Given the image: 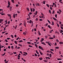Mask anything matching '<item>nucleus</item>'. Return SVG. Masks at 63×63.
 I'll use <instances>...</instances> for the list:
<instances>
[{
    "instance_id": "obj_1",
    "label": "nucleus",
    "mask_w": 63,
    "mask_h": 63,
    "mask_svg": "<svg viewBox=\"0 0 63 63\" xmlns=\"http://www.w3.org/2000/svg\"><path fill=\"white\" fill-rule=\"evenodd\" d=\"M38 47L39 49H41V50H43V47L40 46H39Z\"/></svg>"
},
{
    "instance_id": "obj_2",
    "label": "nucleus",
    "mask_w": 63,
    "mask_h": 63,
    "mask_svg": "<svg viewBox=\"0 0 63 63\" xmlns=\"http://www.w3.org/2000/svg\"><path fill=\"white\" fill-rule=\"evenodd\" d=\"M16 47H15V48H17V49H19L20 48V47H17V46H16Z\"/></svg>"
},
{
    "instance_id": "obj_3",
    "label": "nucleus",
    "mask_w": 63,
    "mask_h": 63,
    "mask_svg": "<svg viewBox=\"0 0 63 63\" xmlns=\"http://www.w3.org/2000/svg\"><path fill=\"white\" fill-rule=\"evenodd\" d=\"M41 44H42L44 45V46H46V44L44 43V42H41Z\"/></svg>"
},
{
    "instance_id": "obj_4",
    "label": "nucleus",
    "mask_w": 63,
    "mask_h": 63,
    "mask_svg": "<svg viewBox=\"0 0 63 63\" xmlns=\"http://www.w3.org/2000/svg\"><path fill=\"white\" fill-rule=\"evenodd\" d=\"M10 11H12V6H10Z\"/></svg>"
},
{
    "instance_id": "obj_5",
    "label": "nucleus",
    "mask_w": 63,
    "mask_h": 63,
    "mask_svg": "<svg viewBox=\"0 0 63 63\" xmlns=\"http://www.w3.org/2000/svg\"><path fill=\"white\" fill-rule=\"evenodd\" d=\"M26 33H27V32L25 31V32H23V34H24V35H26Z\"/></svg>"
},
{
    "instance_id": "obj_6",
    "label": "nucleus",
    "mask_w": 63,
    "mask_h": 63,
    "mask_svg": "<svg viewBox=\"0 0 63 63\" xmlns=\"http://www.w3.org/2000/svg\"><path fill=\"white\" fill-rule=\"evenodd\" d=\"M53 19L54 20H56V21H58V20H57V19H55V18L53 17Z\"/></svg>"
},
{
    "instance_id": "obj_7",
    "label": "nucleus",
    "mask_w": 63,
    "mask_h": 63,
    "mask_svg": "<svg viewBox=\"0 0 63 63\" xmlns=\"http://www.w3.org/2000/svg\"><path fill=\"white\" fill-rule=\"evenodd\" d=\"M41 40H40L41 42H43V41H44V39H43V38H41Z\"/></svg>"
},
{
    "instance_id": "obj_8",
    "label": "nucleus",
    "mask_w": 63,
    "mask_h": 63,
    "mask_svg": "<svg viewBox=\"0 0 63 63\" xmlns=\"http://www.w3.org/2000/svg\"><path fill=\"white\" fill-rule=\"evenodd\" d=\"M8 5H11V3L10 1H8Z\"/></svg>"
},
{
    "instance_id": "obj_9",
    "label": "nucleus",
    "mask_w": 63,
    "mask_h": 63,
    "mask_svg": "<svg viewBox=\"0 0 63 63\" xmlns=\"http://www.w3.org/2000/svg\"><path fill=\"white\" fill-rule=\"evenodd\" d=\"M59 43L60 44V45H61V44L62 45H63V42H59Z\"/></svg>"
},
{
    "instance_id": "obj_10",
    "label": "nucleus",
    "mask_w": 63,
    "mask_h": 63,
    "mask_svg": "<svg viewBox=\"0 0 63 63\" xmlns=\"http://www.w3.org/2000/svg\"><path fill=\"white\" fill-rule=\"evenodd\" d=\"M39 51V53L40 54H41V55H43V54L42 53V52H41V51Z\"/></svg>"
},
{
    "instance_id": "obj_11",
    "label": "nucleus",
    "mask_w": 63,
    "mask_h": 63,
    "mask_svg": "<svg viewBox=\"0 0 63 63\" xmlns=\"http://www.w3.org/2000/svg\"><path fill=\"white\" fill-rule=\"evenodd\" d=\"M47 27H48L49 28H50V29H52V28H51L50 27V26L49 25H48L47 26Z\"/></svg>"
},
{
    "instance_id": "obj_12",
    "label": "nucleus",
    "mask_w": 63,
    "mask_h": 63,
    "mask_svg": "<svg viewBox=\"0 0 63 63\" xmlns=\"http://www.w3.org/2000/svg\"><path fill=\"white\" fill-rule=\"evenodd\" d=\"M60 31H60V32L61 33H62V32H63V30H61V29Z\"/></svg>"
},
{
    "instance_id": "obj_13",
    "label": "nucleus",
    "mask_w": 63,
    "mask_h": 63,
    "mask_svg": "<svg viewBox=\"0 0 63 63\" xmlns=\"http://www.w3.org/2000/svg\"><path fill=\"white\" fill-rule=\"evenodd\" d=\"M7 16H10V17L11 18V15L9 14H8Z\"/></svg>"
},
{
    "instance_id": "obj_14",
    "label": "nucleus",
    "mask_w": 63,
    "mask_h": 63,
    "mask_svg": "<svg viewBox=\"0 0 63 63\" xmlns=\"http://www.w3.org/2000/svg\"><path fill=\"white\" fill-rule=\"evenodd\" d=\"M53 31V30H51L49 32V33H52V32Z\"/></svg>"
},
{
    "instance_id": "obj_15",
    "label": "nucleus",
    "mask_w": 63,
    "mask_h": 63,
    "mask_svg": "<svg viewBox=\"0 0 63 63\" xmlns=\"http://www.w3.org/2000/svg\"><path fill=\"white\" fill-rule=\"evenodd\" d=\"M36 52L37 54H39V53L38 52V51H37V50H36Z\"/></svg>"
},
{
    "instance_id": "obj_16",
    "label": "nucleus",
    "mask_w": 63,
    "mask_h": 63,
    "mask_svg": "<svg viewBox=\"0 0 63 63\" xmlns=\"http://www.w3.org/2000/svg\"><path fill=\"white\" fill-rule=\"evenodd\" d=\"M7 8H9L10 7V5H8V6H7Z\"/></svg>"
},
{
    "instance_id": "obj_17",
    "label": "nucleus",
    "mask_w": 63,
    "mask_h": 63,
    "mask_svg": "<svg viewBox=\"0 0 63 63\" xmlns=\"http://www.w3.org/2000/svg\"><path fill=\"white\" fill-rule=\"evenodd\" d=\"M56 24L57 25V26H58V27H59V25L58 23Z\"/></svg>"
},
{
    "instance_id": "obj_18",
    "label": "nucleus",
    "mask_w": 63,
    "mask_h": 63,
    "mask_svg": "<svg viewBox=\"0 0 63 63\" xmlns=\"http://www.w3.org/2000/svg\"><path fill=\"white\" fill-rule=\"evenodd\" d=\"M43 20L42 19H39V21H42Z\"/></svg>"
},
{
    "instance_id": "obj_19",
    "label": "nucleus",
    "mask_w": 63,
    "mask_h": 63,
    "mask_svg": "<svg viewBox=\"0 0 63 63\" xmlns=\"http://www.w3.org/2000/svg\"><path fill=\"white\" fill-rule=\"evenodd\" d=\"M35 46V47H36V48H38V46H37V44H34Z\"/></svg>"
},
{
    "instance_id": "obj_20",
    "label": "nucleus",
    "mask_w": 63,
    "mask_h": 63,
    "mask_svg": "<svg viewBox=\"0 0 63 63\" xmlns=\"http://www.w3.org/2000/svg\"><path fill=\"white\" fill-rule=\"evenodd\" d=\"M32 22V20H30V21L29 22V23H31Z\"/></svg>"
},
{
    "instance_id": "obj_21",
    "label": "nucleus",
    "mask_w": 63,
    "mask_h": 63,
    "mask_svg": "<svg viewBox=\"0 0 63 63\" xmlns=\"http://www.w3.org/2000/svg\"><path fill=\"white\" fill-rule=\"evenodd\" d=\"M39 60H43V58H39Z\"/></svg>"
},
{
    "instance_id": "obj_22",
    "label": "nucleus",
    "mask_w": 63,
    "mask_h": 63,
    "mask_svg": "<svg viewBox=\"0 0 63 63\" xmlns=\"http://www.w3.org/2000/svg\"><path fill=\"white\" fill-rule=\"evenodd\" d=\"M55 48H56V49H59V47H55Z\"/></svg>"
},
{
    "instance_id": "obj_23",
    "label": "nucleus",
    "mask_w": 63,
    "mask_h": 63,
    "mask_svg": "<svg viewBox=\"0 0 63 63\" xmlns=\"http://www.w3.org/2000/svg\"><path fill=\"white\" fill-rule=\"evenodd\" d=\"M18 45L19 46H20V47H22V45L20 44H18Z\"/></svg>"
},
{
    "instance_id": "obj_24",
    "label": "nucleus",
    "mask_w": 63,
    "mask_h": 63,
    "mask_svg": "<svg viewBox=\"0 0 63 63\" xmlns=\"http://www.w3.org/2000/svg\"><path fill=\"white\" fill-rule=\"evenodd\" d=\"M46 5L48 8H49V5H48V4H46Z\"/></svg>"
},
{
    "instance_id": "obj_25",
    "label": "nucleus",
    "mask_w": 63,
    "mask_h": 63,
    "mask_svg": "<svg viewBox=\"0 0 63 63\" xmlns=\"http://www.w3.org/2000/svg\"><path fill=\"white\" fill-rule=\"evenodd\" d=\"M49 39H51V40H52L54 38L53 37H49Z\"/></svg>"
},
{
    "instance_id": "obj_26",
    "label": "nucleus",
    "mask_w": 63,
    "mask_h": 63,
    "mask_svg": "<svg viewBox=\"0 0 63 63\" xmlns=\"http://www.w3.org/2000/svg\"><path fill=\"white\" fill-rule=\"evenodd\" d=\"M21 42H23L22 40H21L19 41V43H21Z\"/></svg>"
},
{
    "instance_id": "obj_27",
    "label": "nucleus",
    "mask_w": 63,
    "mask_h": 63,
    "mask_svg": "<svg viewBox=\"0 0 63 63\" xmlns=\"http://www.w3.org/2000/svg\"><path fill=\"white\" fill-rule=\"evenodd\" d=\"M47 21H48V22H49L50 24L51 22H50L49 20H47Z\"/></svg>"
},
{
    "instance_id": "obj_28",
    "label": "nucleus",
    "mask_w": 63,
    "mask_h": 63,
    "mask_svg": "<svg viewBox=\"0 0 63 63\" xmlns=\"http://www.w3.org/2000/svg\"><path fill=\"white\" fill-rule=\"evenodd\" d=\"M5 22H6V23H5V25H6V24H7V20L5 21Z\"/></svg>"
},
{
    "instance_id": "obj_29",
    "label": "nucleus",
    "mask_w": 63,
    "mask_h": 63,
    "mask_svg": "<svg viewBox=\"0 0 63 63\" xmlns=\"http://www.w3.org/2000/svg\"><path fill=\"white\" fill-rule=\"evenodd\" d=\"M0 21H1V22H2V21H3V20L0 19Z\"/></svg>"
},
{
    "instance_id": "obj_30",
    "label": "nucleus",
    "mask_w": 63,
    "mask_h": 63,
    "mask_svg": "<svg viewBox=\"0 0 63 63\" xmlns=\"http://www.w3.org/2000/svg\"><path fill=\"white\" fill-rule=\"evenodd\" d=\"M37 13H38V11H36L35 12V15L36 16V15H37Z\"/></svg>"
},
{
    "instance_id": "obj_31",
    "label": "nucleus",
    "mask_w": 63,
    "mask_h": 63,
    "mask_svg": "<svg viewBox=\"0 0 63 63\" xmlns=\"http://www.w3.org/2000/svg\"><path fill=\"white\" fill-rule=\"evenodd\" d=\"M27 43L28 44H31V43H30V42H27Z\"/></svg>"
},
{
    "instance_id": "obj_32",
    "label": "nucleus",
    "mask_w": 63,
    "mask_h": 63,
    "mask_svg": "<svg viewBox=\"0 0 63 63\" xmlns=\"http://www.w3.org/2000/svg\"><path fill=\"white\" fill-rule=\"evenodd\" d=\"M13 16L14 18H15L16 17V16H15V14H14Z\"/></svg>"
},
{
    "instance_id": "obj_33",
    "label": "nucleus",
    "mask_w": 63,
    "mask_h": 63,
    "mask_svg": "<svg viewBox=\"0 0 63 63\" xmlns=\"http://www.w3.org/2000/svg\"><path fill=\"white\" fill-rule=\"evenodd\" d=\"M52 25H54V22H53L52 21Z\"/></svg>"
},
{
    "instance_id": "obj_34",
    "label": "nucleus",
    "mask_w": 63,
    "mask_h": 63,
    "mask_svg": "<svg viewBox=\"0 0 63 63\" xmlns=\"http://www.w3.org/2000/svg\"><path fill=\"white\" fill-rule=\"evenodd\" d=\"M57 59L58 60H62V59Z\"/></svg>"
},
{
    "instance_id": "obj_35",
    "label": "nucleus",
    "mask_w": 63,
    "mask_h": 63,
    "mask_svg": "<svg viewBox=\"0 0 63 63\" xmlns=\"http://www.w3.org/2000/svg\"><path fill=\"white\" fill-rule=\"evenodd\" d=\"M48 45H49V46H50V47H51V45H50V43H48Z\"/></svg>"
},
{
    "instance_id": "obj_36",
    "label": "nucleus",
    "mask_w": 63,
    "mask_h": 63,
    "mask_svg": "<svg viewBox=\"0 0 63 63\" xmlns=\"http://www.w3.org/2000/svg\"><path fill=\"white\" fill-rule=\"evenodd\" d=\"M49 55L50 57H51V55H52L51 54H49Z\"/></svg>"
},
{
    "instance_id": "obj_37",
    "label": "nucleus",
    "mask_w": 63,
    "mask_h": 63,
    "mask_svg": "<svg viewBox=\"0 0 63 63\" xmlns=\"http://www.w3.org/2000/svg\"><path fill=\"white\" fill-rule=\"evenodd\" d=\"M50 43V42L46 41V44H48V43Z\"/></svg>"
},
{
    "instance_id": "obj_38",
    "label": "nucleus",
    "mask_w": 63,
    "mask_h": 63,
    "mask_svg": "<svg viewBox=\"0 0 63 63\" xmlns=\"http://www.w3.org/2000/svg\"><path fill=\"white\" fill-rule=\"evenodd\" d=\"M38 34L39 36H40L41 35V33L39 31L38 32Z\"/></svg>"
},
{
    "instance_id": "obj_39",
    "label": "nucleus",
    "mask_w": 63,
    "mask_h": 63,
    "mask_svg": "<svg viewBox=\"0 0 63 63\" xmlns=\"http://www.w3.org/2000/svg\"><path fill=\"white\" fill-rule=\"evenodd\" d=\"M12 2V3H15V1H14V0H11Z\"/></svg>"
},
{
    "instance_id": "obj_40",
    "label": "nucleus",
    "mask_w": 63,
    "mask_h": 63,
    "mask_svg": "<svg viewBox=\"0 0 63 63\" xmlns=\"http://www.w3.org/2000/svg\"><path fill=\"white\" fill-rule=\"evenodd\" d=\"M17 25H16L15 28V29H16V28H17Z\"/></svg>"
},
{
    "instance_id": "obj_41",
    "label": "nucleus",
    "mask_w": 63,
    "mask_h": 63,
    "mask_svg": "<svg viewBox=\"0 0 63 63\" xmlns=\"http://www.w3.org/2000/svg\"><path fill=\"white\" fill-rule=\"evenodd\" d=\"M55 12V11L54 10H53V12L52 13V14H54V13Z\"/></svg>"
},
{
    "instance_id": "obj_42",
    "label": "nucleus",
    "mask_w": 63,
    "mask_h": 63,
    "mask_svg": "<svg viewBox=\"0 0 63 63\" xmlns=\"http://www.w3.org/2000/svg\"><path fill=\"white\" fill-rule=\"evenodd\" d=\"M14 43L16 44H17V42L16 41H15Z\"/></svg>"
},
{
    "instance_id": "obj_43",
    "label": "nucleus",
    "mask_w": 63,
    "mask_h": 63,
    "mask_svg": "<svg viewBox=\"0 0 63 63\" xmlns=\"http://www.w3.org/2000/svg\"><path fill=\"white\" fill-rule=\"evenodd\" d=\"M34 55L35 56H36V57H37V54L35 53V54H34Z\"/></svg>"
},
{
    "instance_id": "obj_44",
    "label": "nucleus",
    "mask_w": 63,
    "mask_h": 63,
    "mask_svg": "<svg viewBox=\"0 0 63 63\" xmlns=\"http://www.w3.org/2000/svg\"><path fill=\"white\" fill-rule=\"evenodd\" d=\"M32 9H33V12H34L35 11V9H34V8H32Z\"/></svg>"
},
{
    "instance_id": "obj_45",
    "label": "nucleus",
    "mask_w": 63,
    "mask_h": 63,
    "mask_svg": "<svg viewBox=\"0 0 63 63\" xmlns=\"http://www.w3.org/2000/svg\"><path fill=\"white\" fill-rule=\"evenodd\" d=\"M29 47H33V46H31L30 45H29Z\"/></svg>"
},
{
    "instance_id": "obj_46",
    "label": "nucleus",
    "mask_w": 63,
    "mask_h": 63,
    "mask_svg": "<svg viewBox=\"0 0 63 63\" xmlns=\"http://www.w3.org/2000/svg\"><path fill=\"white\" fill-rule=\"evenodd\" d=\"M11 37H12V38H14V36L12 35H11Z\"/></svg>"
},
{
    "instance_id": "obj_47",
    "label": "nucleus",
    "mask_w": 63,
    "mask_h": 63,
    "mask_svg": "<svg viewBox=\"0 0 63 63\" xmlns=\"http://www.w3.org/2000/svg\"><path fill=\"white\" fill-rule=\"evenodd\" d=\"M49 13H50V14H51V11L50 10H49Z\"/></svg>"
},
{
    "instance_id": "obj_48",
    "label": "nucleus",
    "mask_w": 63,
    "mask_h": 63,
    "mask_svg": "<svg viewBox=\"0 0 63 63\" xmlns=\"http://www.w3.org/2000/svg\"><path fill=\"white\" fill-rule=\"evenodd\" d=\"M6 31L5 32H2V34H4V33H6Z\"/></svg>"
},
{
    "instance_id": "obj_49",
    "label": "nucleus",
    "mask_w": 63,
    "mask_h": 63,
    "mask_svg": "<svg viewBox=\"0 0 63 63\" xmlns=\"http://www.w3.org/2000/svg\"><path fill=\"white\" fill-rule=\"evenodd\" d=\"M50 9L51 10H52V7L51 6H50Z\"/></svg>"
},
{
    "instance_id": "obj_50",
    "label": "nucleus",
    "mask_w": 63,
    "mask_h": 63,
    "mask_svg": "<svg viewBox=\"0 0 63 63\" xmlns=\"http://www.w3.org/2000/svg\"><path fill=\"white\" fill-rule=\"evenodd\" d=\"M43 2V4H46V2H45V1H44Z\"/></svg>"
},
{
    "instance_id": "obj_51",
    "label": "nucleus",
    "mask_w": 63,
    "mask_h": 63,
    "mask_svg": "<svg viewBox=\"0 0 63 63\" xmlns=\"http://www.w3.org/2000/svg\"><path fill=\"white\" fill-rule=\"evenodd\" d=\"M6 54V52H5L4 53V54H3L2 56H4Z\"/></svg>"
},
{
    "instance_id": "obj_52",
    "label": "nucleus",
    "mask_w": 63,
    "mask_h": 63,
    "mask_svg": "<svg viewBox=\"0 0 63 63\" xmlns=\"http://www.w3.org/2000/svg\"><path fill=\"white\" fill-rule=\"evenodd\" d=\"M50 52L51 53H52V54H54V53H53V52H52L51 51H50Z\"/></svg>"
},
{
    "instance_id": "obj_53",
    "label": "nucleus",
    "mask_w": 63,
    "mask_h": 63,
    "mask_svg": "<svg viewBox=\"0 0 63 63\" xmlns=\"http://www.w3.org/2000/svg\"><path fill=\"white\" fill-rule=\"evenodd\" d=\"M1 15L2 16H3V15H5V14L4 13H2L1 14Z\"/></svg>"
},
{
    "instance_id": "obj_54",
    "label": "nucleus",
    "mask_w": 63,
    "mask_h": 63,
    "mask_svg": "<svg viewBox=\"0 0 63 63\" xmlns=\"http://www.w3.org/2000/svg\"><path fill=\"white\" fill-rule=\"evenodd\" d=\"M50 50L51 51H54V50H53V49H50Z\"/></svg>"
},
{
    "instance_id": "obj_55",
    "label": "nucleus",
    "mask_w": 63,
    "mask_h": 63,
    "mask_svg": "<svg viewBox=\"0 0 63 63\" xmlns=\"http://www.w3.org/2000/svg\"><path fill=\"white\" fill-rule=\"evenodd\" d=\"M13 53L14 54H16V52H13Z\"/></svg>"
},
{
    "instance_id": "obj_56",
    "label": "nucleus",
    "mask_w": 63,
    "mask_h": 63,
    "mask_svg": "<svg viewBox=\"0 0 63 63\" xmlns=\"http://www.w3.org/2000/svg\"><path fill=\"white\" fill-rule=\"evenodd\" d=\"M59 11L60 13H61V12H62V11H61V10L60 9L59 10Z\"/></svg>"
},
{
    "instance_id": "obj_57",
    "label": "nucleus",
    "mask_w": 63,
    "mask_h": 63,
    "mask_svg": "<svg viewBox=\"0 0 63 63\" xmlns=\"http://www.w3.org/2000/svg\"><path fill=\"white\" fill-rule=\"evenodd\" d=\"M61 29H62V30H63V27H62L61 26Z\"/></svg>"
},
{
    "instance_id": "obj_58",
    "label": "nucleus",
    "mask_w": 63,
    "mask_h": 63,
    "mask_svg": "<svg viewBox=\"0 0 63 63\" xmlns=\"http://www.w3.org/2000/svg\"><path fill=\"white\" fill-rule=\"evenodd\" d=\"M5 41L6 42H8V40H7V39H5Z\"/></svg>"
},
{
    "instance_id": "obj_59",
    "label": "nucleus",
    "mask_w": 63,
    "mask_h": 63,
    "mask_svg": "<svg viewBox=\"0 0 63 63\" xmlns=\"http://www.w3.org/2000/svg\"><path fill=\"white\" fill-rule=\"evenodd\" d=\"M57 15L56 14H55V17H56V18H57Z\"/></svg>"
},
{
    "instance_id": "obj_60",
    "label": "nucleus",
    "mask_w": 63,
    "mask_h": 63,
    "mask_svg": "<svg viewBox=\"0 0 63 63\" xmlns=\"http://www.w3.org/2000/svg\"><path fill=\"white\" fill-rule=\"evenodd\" d=\"M16 7H18V4H16Z\"/></svg>"
},
{
    "instance_id": "obj_61",
    "label": "nucleus",
    "mask_w": 63,
    "mask_h": 63,
    "mask_svg": "<svg viewBox=\"0 0 63 63\" xmlns=\"http://www.w3.org/2000/svg\"><path fill=\"white\" fill-rule=\"evenodd\" d=\"M3 51H6V48H4L3 49Z\"/></svg>"
},
{
    "instance_id": "obj_62",
    "label": "nucleus",
    "mask_w": 63,
    "mask_h": 63,
    "mask_svg": "<svg viewBox=\"0 0 63 63\" xmlns=\"http://www.w3.org/2000/svg\"><path fill=\"white\" fill-rule=\"evenodd\" d=\"M31 12H33V11L32 10V8H31Z\"/></svg>"
},
{
    "instance_id": "obj_63",
    "label": "nucleus",
    "mask_w": 63,
    "mask_h": 63,
    "mask_svg": "<svg viewBox=\"0 0 63 63\" xmlns=\"http://www.w3.org/2000/svg\"><path fill=\"white\" fill-rule=\"evenodd\" d=\"M54 45H55V46H56V45H57V43H56L55 42V43Z\"/></svg>"
},
{
    "instance_id": "obj_64",
    "label": "nucleus",
    "mask_w": 63,
    "mask_h": 63,
    "mask_svg": "<svg viewBox=\"0 0 63 63\" xmlns=\"http://www.w3.org/2000/svg\"><path fill=\"white\" fill-rule=\"evenodd\" d=\"M61 26H62V27H63V24H61Z\"/></svg>"
}]
</instances>
